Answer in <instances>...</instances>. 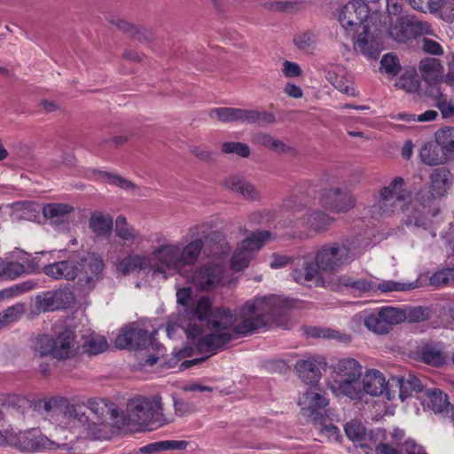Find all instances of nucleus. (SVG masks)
Returning <instances> with one entry per match:
<instances>
[{"label":"nucleus","mask_w":454,"mask_h":454,"mask_svg":"<svg viewBox=\"0 0 454 454\" xmlns=\"http://www.w3.org/2000/svg\"><path fill=\"white\" fill-rule=\"evenodd\" d=\"M222 152L226 154L235 153L247 158L250 154V148L247 144L240 142H224L222 145Z\"/></svg>","instance_id":"nucleus-62"},{"label":"nucleus","mask_w":454,"mask_h":454,"mask_svg":"<svg viewBox=\"0 0 454 454\" xmlns=\"http://www.w3.org/2000/svg\"><path fill=\"white\" fill-rule=\"evenodd\" d=\"M73 207L64 203H49L43 208L44 217L54 219L64 217L73 211Z\"/></svg>","instance_id":"nucleus-46"},{"label":"nucleus","mask_w":454,"mask_h":454,"mask_svg":"<svg viewBox=\"0 0 454 454\" xmlns=\"http://www.w3.org/2000/svg\"><path fill=\"white\" fill-rule=\"evenodd\" d=\"M294 306V301L278 295L270 294L254 297L247 301L239 308L241 321L234 325L236 316L226 308H217L207 321L210 330L229 332L237 336H247L255 332L268 329L269 320H278L284 313Z\"/></svg>","instance_id":"nucleus-1"},{"label":"nucleus","mask_w":454,"mask_h":454,"mask_svg":"<svg viewBox=\"0 0 454 454\" xmlns=\"http://www.w3.org/2000/svg\"><path fill=\"white\" fill-rule=\"evenodd\" d=\"M74 299L70 290L60 288L36 295L34 307L36 313L54 311L69 307Z\"/></svg>","instance_id":"nucleus-13"},{"label":"nucleus","mask_w":454,"mask_h":454,"mask_svg":"<svg viewBox=\"0 0 454 454\" xmlns=\"http://www.w3.org/2000/svg\"><path fill=\"white\" fill-rule=\"evenodd\" d=\"M57 261L43 266L42 271L56 280L73 281L78 278L79 251L59 250Z\"/></svg>","instance_id":"nucleus-7"},{"label":"nucleus","mask_w":454,"mask_h":454,"mask_svg":"<svg viewBox=\"0 0 454 454\" xmlns=\"http://www.w3.org/2000/svg\"><path fill=\"white\" fill-rule=\"evenodd\" d=\"M429 178V188L434 192V194L442 197L451 184L452 174L446 168H437L432 171Z\"/></svg>","instance_id":"nucleus-26"},{"label":"nucleus","mask_w":454,"mask_h":454,"mask_svg":"<svg viewBox=\"0 0 454 454\" xmlns=\"http://www.w3.org/2000/svg\"><path fill=\"white\" fill-rule=\"evenodd\" d=\"M335 371L340 380L361 378L362 375V366L354 358L340 359L336 364Z\"/></svg>","instance_id":"nucleus-32"},{"label":"nucleus","mask_w":454,"mask_h":454,"mask_svg":"<svg viewBox=\"0 0 454 454\" xmlns=\"http://www.w3.org/2000/svg\"><path fill=\"white\" fill-rule=\"evenodd\" d=\"M344 429L347 437L354 442H361L365 438L366 429L359 421L352 420L348 422Z\"/></svg>","instance_id":"nucleus-52"},{"label":"nucleus","mask_w":454,"mask_h":454,"mask_svg":"<svg viewBox=\"0 0 454 454\" xmlns=\"http://www.w3.org/2000/svg\"><path fill=\"white\" fill-rule=\"evenodd\" d=\"M25 272V266L17 262H4L1 260L0 278L14 279Z\"/></svg>","instance_id":"nucleus-44"},{"label":"nucleus","mask_w":454,"mask_h":454,"mask_svg":"<svg viewBox=\"0 0 454 454\" xmlns=\"http://www.w3.org/2000/svg\"><path fill=\"white\" fill-rule=\"evenodd\" d=\"M411 192L406 188V183L402 176H395L388 185L382 187L379 192V207L382 214L390 215L399 208L405 212L404 224L423 226L425 225L424 212L419 209L403 208L410 202Z\"/></svg>","instance_id":"nucleus-2"},{"label":"nucleus","mask_w":454,"mask_h":454,"mask_svg":"<svg viewBox=\"0 0 454 454\" xmlns=\"http://www.w3.org/2000/svg\"><path fill=\"white\" fill-rule=\"evenodd\" d=\"M421 362L434 367H441L445 364V357L442 352L432 345L421 347L418 352Z\"/></svg>","instance_id":"nucleus-34"},{"label":"nucleus","mask_w":454,"mask_h":454,"mask_svg":"<svg viewBox=\"0 0 454 454\" xmlns=\"http://www.w3.org/2000/svg\"><path fill=\"white\" fill-rule=\"evenodd\" d=\"M188 442L184 440H166L147 444L140 449L141 452L151 454L169 450H185Z\"/></svg>","instance_id":"nucleus-35"},{"label":"nucleus","mask_w":454,"mask_h":454,"mask_svg":"<svg viewBox=\"0 0 454 454\" xmlns=\"http://www.w3.org/2000/svg\"><path fill=\"white\" fill-rule=\"evenodd\" d=\"M105 266L98 253L79 251L78 285L84 290H92L103 279Z\"/></svg>","instance_id":"nucleus-6"},{"label":"nucleus","mask_w":454,"mask_h":454,"mask_svg":"<svg viewBox=\"0 0 454 454\" xmlns=\"http://www.w3.org/2000/svg\"><path fill=\"white\" fill-rule=\"evenodd\" d=\"M450 283H454L453 268H446L436 271L430 277V284L435 287L447 286Z\"/></svg>","instance_id":"nucleus-56"},{"label":"nucleus","mask_w":454,"mask_h":454,"mask_svg":"<svg viewBox=\"0 0 454 454\" xmlns=\"http://www.w3.org/2000/svg\"><path fill=\"white\" fill-rule=\"evenodd\" d=\"M360 378L340 380L339 390L341 394L352 400H360L364 396L363 385L361 386Z\"/></svg>","instance_id":"nucleus-37"},{"label":"nucleus","mask_w":454,"mask_h":454,"mask_svg":"<svg viewBox=\"0 0 454 454\" xmlns=\"http://www.w3.org/2000/svg\"><path fill=\"white\" fill-rule=\"evenodd\" d=\"M398 84L408 92H415L419 90L420 82L416 73L406 72L400 76Z\"/></svg>","instance_id":"nucleus-58"},{"label":"nucleus","mask_w":454,"mask_h":454,"mask_svg":"<svg viewBox=\"0 0 454 454\" xmlns=\"http://www.w3.org/2000/svg\"><path fill=\"white\" fill-rule=\"evenodd\" d=\"M223 273L222 265L208 262L198 267L187 278L198 290L207 291L222 282Z\"/></svg>","instance_id":"nucleus-10"},{"label":"nucleus","mask_w":454,"mask_h":454,"mask_svg":"<svg viewBox=\"0 0 454 454\" xmlns=\"http://www.w3.org/2000/svg\"><path fill=\"white\" fill-rule=\"evenodd\" d=\"M226 188L242 195L245 200L255 201L261 198L255 186L241 176H231L224 181Z\"/></svg>","instance_id":"nucleus-23"},{"label":"nucleus","mask_w":454,"mask_h":454,"mask_svg":"<svg viewBox=\"0 0 454 454\" xmlns=\"http://www.w3.org/2000/svg\"><path fill=\"white\" fill-rule=\"evenodd\" d=\"M410 4L415 10L421 12H438L443 3V0H409Z\"/></svg>","instance_id":"nucleus-61"},{"label":"nucleus","mask_w":454,"mask_h":454,"mask_svg":"<svg viewBox=\"0 0 454 454\" xmlns=\"http://www.w3.org/2000/svg\"><path fill=\"white\" fill-rule=\"evenodd\" d=\"M275 211L266 209L253 212L248 216V222L251 225H270L276 217Z\"/></svg>","instance_id":"nucleus-55"},{"label":"nucleus","mask_w":454,"mask_h":454,"mask_svg":"<svg viewBox=\"0 0 454 454\" xmlns=\"http://www.w3.org/2000/svg\"><path fill=\"white\" fill-rule=\"evenodd\" d=\"M357 38L354 42V49L363 55L372 59H377L382 50V38L380 32L372 29L370 26H364L362 31H358Z\"/></svg>","instance_id":"nucleus-14"},{"label":"nucleus","mask_w":454,"mask_h":454,"mask_svg":"<svg viewBox=\"0 0 454 454\" xmlns=\"http://www.w3.org/2000/svg\"><path fill=\"white\" fill-rule=\"evenodd\" d=\"M419 158L429 166L442 164L450 159L436 141L425 144L420 149Z\"/></svg>","instance_id":"nucleus-25"},{"label":"nucleus","mask_w":454,"mask_h":454,"mask_svg":"<svg viewBox=\"0 0 454 454\" xmlns=\"http://www.w3.org/2000/svg\"><path fill=\"white\" fill-rule=\"evenodd\" d=\"M76 346L74 333L70 330H65L54 339V358L58 360L69 359L74 356Z\"/></svg>","instance_id":"nucleus-22"},{"label":"nucleus","mask_w":454,"mask_h":454,"mask_svg":"<svg viewBox=\"0 0 454 454\" xmlns=\"http://www.w3.org/2000/svg\"><path fill=\"white\" fill-rule=\"evenodd\" d=\"M116 236L124 241L133 242L138 237V231L127 222L123 215H118L114 228Z\"/></svg>","instance_id":"nucleus-41"},{"label":"nucleus","mask_w":454,"mask_h":454,"mask_svg":"<svg viewBox=\"0 0 454 454\" xmlns=\"http://www.w3.org/2000/svg\"><path fill=\"white\" fill-rule=\"evenodd\" d=\"M428 407L434 412H442L450 404L448 396L438 388H427L425 393Z\"/></svg>","instance_id":"nucleus-38"},{"label":"nucleus","mask_w":454,"mask_h":454,"mask_svg":"<svg viewBox=\"0 0 454 454\" xmlns=\"http://www.w3.org/2000/svg\"><path fill=\"white\" fill-rule=\"evenodd\" d=\"M435 141L450 158L454 153V127H446L435 133Z\"/></svg>","instance_id":"nucleus-42"},{"label":"nucleus","mask_w":454,"mask_h":454,"mask_svg":"<svg viewBox=\"0 0 454 454\" xmlns=\"http://www.w3.org/2000/svg\"><path fill=\"white\" fill-rule=\"evenodd\" d=\"M321 206L333 213L347 212L356 204L354 196L346 190L340 188L325 191L320 197Z\"/></svg>","instance_id":"nucleus-16"},{"label":"nucleus","mask_w":454,"mask_h":454,"mask_svg":"<svg viewBox=\"0 0 454 454\" xmlns=\"http://www.w3.org/2000/svg\"><path fill=\"white\" fill-rule=\"evenodd\" d=\"M212 301L207 296L200 297L196 304H192L186 315L190 317H195L202 321L207 319L209 316L212 317Z\"/></svg>","instance_id":"nucleus-39"},{"label":"nucleus","mask_w":454,"mask_h":454,"mask_svg":"<svg viewBox=\"0 0 454 454\" xmlns=\"http://www.w3.org/2000/svg\"><path fill=\"white\" fill-rule=\"evenodd\" d=\"M334 218L321 210L307 212L295 223L293 220L286 225L304 228L309 234L317 235L326 231L333 224Z\"/></svg>","instance_id":"nucleus-17"},{"label":"nucleus","mask_w":454,"mask_h":454,"mask_svg":"<svg viewBox=\"0 0 454 454\" xmlns=\"http://www.w3.org/2000/svg\"><path fill=\"white\" fill-rule=\"evenodd\" d=\"M306 333L313 338H325V339H335L340 341L348 342L350 340V337L347 334H341L338 331L332 330L330 328H322L312 326L306 330Z\"/></svg>","instance_id":"nucleus-43"},{"label":"nucleus","mask_w":454,"mask_h":454,"mask_svg":"<svg viewBox=\"0 0 454 454\" xmlns=\"http://www.w3.org/2000/svg\"><path fill=\"white\" fill-rule=\"evenodd\" d=\"M211 118L216 116L222 122L238 121L239 108L234 107H218L213 108L209 112Z\"/></svg>","instance_id":"nucleus-54"},{"label":"nucleus","mask_w":454,"mask_h":454,"mask_svg":"<svg viewBox=\"0 0 454 454\" xmlns=\"http://www.w3.org/2000/svg\"><path fill=\"white\" fill-rule=\"evenodd\" d=\"M275 121L276 117L272 113L239 108V122L262 125L274 123Z\"/></svg>","instance_id":"nucleus-28"},{"label":"nucleus","mask_w":454,"mask_h":454,"mask_svg":"<svg viewBox=\"0 0 454 454\" xmlns=\"http://www.w3.org/2000/svg\"><path fill=\"white\" fill-rule=\"evenodd\" d=\"M204 247V240L198 236L195 239L189 242L183 249H181V260L183 268L186 265H193Z\"/></svg>","instance_id":"nucleus-33"},{"label":"nucleus","mask_w":454,"mask_h":454,"mask_svg":"<svg viewBox=\"0 0 454 454\" xmlns=\"http://www.w3.org/2000/svg\"><path fill=\"white\" fill-rule=\"evenodd\" d=\"M35 350L40 356L51 355L54 357V339L47 334L37 336L35 342Z\"/></svg>","instance_id":"nucleus-50"},{"label":"nucleus","mask_w":454,"mask_h":454,"mask_svg":"<svg viewBox=\"0 0 454 454\" xmlns=\"http://www.w3.org/2000/svg\"><path fill=\"white\" fill-rule=\"evenodd\" d=\"M157 334V331H153L149 337L148 331L137 327L123 328L122 332L116 337L115 346L120 349L139 350L146 348L152 339Z\"/></svg>","instance_id":"nucleus-15"},{"label":"nucleus","mask_w":454,"mask_h":454,"mask_svg":"<svg viewBox=\"0 0 454 454\" xmlns=\"http://www.w3.org/2000/svg\"><path fill=\"white\" fill-rule=\"evenodd\" d=\"M87 406L85 404H69L67 409L66 410V413L68 417L77 419L83 426L90 427V419L87 414L88 412Z\"/></svg>","instance_id":"nucleus-51"},{"label":"nucleus","mask_w":454,"mask_h":454,"mask_svg":"<svg viewBox=\"0 0 454 454\" xmlns=\"http://www.w3.org/2000/svg\"><path fill=\"white\" fill-rule=\"evenodd\" d=\"M309 202V196L301 187L294 188L290 195L283 201L282 210L286 212H300Z\"/></svg>","instance_id":"nucleus-30"},{"label":"nucleus","mask_w":454,"mask_h":454,"mask_svg":"<svg viewBox=\"0 0 454 454\" xmlns=\"http://www.w3.org/2000/svg\"><path fill=\"white\" fill-rule=\"evenodd\" d=\"M321 268L309 254L297 255L293 259L291 277L298 284L322 280Z\"/></svg>","instance_id":"nucleus-12"},{"label":"nucleus","mask_w":454,"mask_h":454,"mask_svg":"<svg viewBox=\"0 0 454 454\" xmlns=\"http://www.w3.org/2000/svg\"><path fill=\"white\" fill-rule=\"evenodd\" d=\"M379 311L389 328L391 325L399 324L405 318L403 311L393 307L381 308Z\"/></svg>","instance_id":"nucleus-59"},{"label":"nucleus","mask_w":454,"mask_h":454,"mask_svg":"<svg viewBox=\"0 0 454 454\" xmlns=\"http://www.w3.org/2000/svg\"><path fill=\"white\" fill-rule=\"evenodd\" d=\"M419 68L425 82L442 81L443 67L439 59L435 58H425L419 61Z\"/></svg>","instance_id":"nucleus-27"},{"label":"nucleus","mask_w":454,"mask_h":454,"mask_svg":"<svg viewBox=\"0 0 454 454\" xmlns=\"http://www.w3.org/2000/svg\"><path fill=\"white\" fill-rule=\"evenodd\" d=\"M114 221L112 216L101 212L91 215L89 222L90 229L98 237H109L113 231Z\"/></svg>","instance_id":"nucleus-29"},{"label":"nucleus","mask_w":454,"mask_h":454,"mask_svg":"<svg viewBox=\"0 0 454 454\" xmlns=\"http://www.w3.org/2000/svg\"><path fill=\"white\" fill-rule=\"evenodd\" d=\"M380 69L388 76L397 75L401 70L398 58L393 53L385 54L380 60Z\"/></svg>","instance_id":"nucleus-48"},{"label":"nucleus","mask_w":454,"mask_h":454,"mask_svg":"<svg viewBox=\"0 0 454 454\" xmlns=\"http://www.w3.org/2000/svg\"><path fill=\"white\" fill-rule=\"evenodd\" d=\"M393 387L398 389V396L402 402L411 396L413 393L419 394L423 391V386L419 378L409 374L407 377L392 378Z\"/></svg>","instance_id":"nucleus-24"},{"label":"nucleus","mask_w":454,"mask_h":454,"mask_svg":"<svg viewBox=\"0 0 454 454\" xmlns=\"http://www.w3.org/2000/svg\"><path fill=\"white\" fill-rule=\"evenodd\" d=\"M83 348L90 355H98L108 348V342L103 336H92L85 341Z\"/></svg>","instance_id":"nucleus-53"},{"label":"nucleus","mask_w":454,"mask_h":454,"mask_svg":"<svg viewBox=\"0 0 454 454\" xmlns=\"http://www.w3.org/2000/svg\"><path fill=\"white\" fill-rule=\"evenodd\" d=\"M298 403L301 406L303 416L313 424L312 432L317 436L316 440L321 442L340 440L341 437L340 429L333 424H326L327 417L322 409L328 404V400L324 395L309 387L303 393Z\"/></svg>","instance_id":"nucleus-3"},{"label":"nucleus","mask_w":454,"mask_h":454,"mask_svg":"<svg viewBox=\"0 0 454 454\" xmlns=\"http://www.w3.org/2000/svg\"><path fill=\"white\" fill-rule=\"evenodd\" d=\"M431 317V310L427 307H413L405 315V318L411 323H419L428 320Z\"/></svg>","instance_id":"nucleus-63"},{"label":"nucleus","mask_w":454,"mask_h":454,"mask_svg":"<svg viewBox=\"0 0 454 454\" xmlns=\"http://www.w3.org/2000/svg\"><path fill=\"white\" fill-rule=\"evenodd\" d=\"M24 313V305L18 303L14 306L8 307L0 313V323L3 326L17 321Z\"/></svg>","instance_id":"nucleus-57"},{"label":"nucleus","mask_w":454,"mask_h":454,"mask_svg":"<svg viewBox=\"0 0 454 454\" xmlns=\"http://www.w3.org/2000/svg\"><path fill=\"white\" fill-rule=\"evenodd\" d=\"M380 316V311L371 313L365 317L364 325L372 332L381 334L387 333L390 328L387 324H386L384 318Z\"/></svg>","instance_id":"nucleus-47"},{"label":"nucleus","mask_w":454,"mask_h":454,"mask_svg":"<svg viewBox=\"0 0 454 454\" xmlns=\"http://www.w3.org/2000/svg\"><path fill=\"white\" fill-rule=\"evenodd\" d=\"M349 290L354 294L360 295L366 292H375L376 284L367 278H354Z\"/></svg>","instance_id":"nucleus-64"},{"label":"nucleus","mask_w":454,"mask_h":454,"mask_svg":"<svg viewBox=\"0 0 454 454\" xmlns=\"http://www.w3.org/2000/svg\"><path fill=\"white\" fill-rule=\"evenodd\" d=\"M232 338L231 332L208 333L199 339L197 348L200 353H211L214 355L217 350L223 348Z\"/></svg>","instance_id":"nucleus-21"},{"label":"nucleus","mask_w":454,"mask_h":454,"mask_svg":"<svg viewBox=\"0 0 454 454\" xmlns=\"http://www.w3.org/2000/svg\"><path fill=\"white\" fill-rule=\"evenodd\" d=\"M325 365L326 363L323 357L313 356L297 361L295 369L301 380L312 387L318 383L321 379V371Z\"/></svg>","instance_id":"nucleus-19"},{"label":"nucleus","mask_w":454,"mask_h":454,"mask_svg":"<svg viewBox=\"0 0 454 454\" xmlns=\"http://www.w3.org/2000/svg\"><path fill=\"white\" fill-rule=\"evenodd\" d=\"M269 231H255L249 237L241 241L240 247L250 254L260 250L270 238Z\"/></svg>","instance_id":"nucleus-36"},{"label":"nucleus","mask_w":454,"mask_h":454,"mask_svg":"<svg viewBox=\"0 0 454 454\" xmlns=\"http://www.w3.org/2000/svg\"><path fill=\"white\" fill-rule=\"evenodd\" d=\"M362 384L364 394L379 396L385 393L387 399H392L391 387H393V383L392 381L387 382L383 373L379 370L371 369L366 371Z\"/></svg>","instance_id":"nucleus-18"},{"label":"nucleus","mask_w":454,"mask_h":454,"mask_svg":"<svg viewBox=\"0 0 454 454\" xmlns=\"http://www.w3.org/2000/svg\"><path fill=\"white\" fill-rule=\"evenodd\" d=\"M153 257L168 269L181 270L183 269L181 260V248L178 245H161L153 251Z\"/></svg>","instance_id":"nucleus-20"},{"label":"nucleus","mask_w":454,"mask_h":454,"mask_svg":"<svg viewBox=\"0 0 454 454\" xmlns=\"http://www.w3.org/2000/svg\"><path fill=\"white\" fill-rule=\"evenodd\" d=\"M428 33H430L429 24L411 15L398 18L389 29L390 36L400 43H405Z\"/></svg>","instance_id":"nucleus-9"},{"label":"nucleus","mask_w":454,"mask_h":454,"mask_svg":"<svg viewBox=\"0 0 454 454\" xmlns=\"http://www.w3.org/2000/svg\"><path fill=\"white\" fill-rule=\"evenodd\" d=\"M192 237L200 236L205 239L206 249L208 256L221 257L231 251V247L226 240L225 235L220 231H210L206 224L197 225L191 230Z\"/></svg>","instance_id":"nucleus-11"},{"label":"nucleus","mask_w":454,"mask_h":454,"mask_svg":"<svg viewBox=\"0 0 454 454\" xmlns=\"http://www.w3.org/2000/svg\"><path fill=\"white\" fill-rule=\"evenodd\" d=\"M361 246L358 237L326 243L317 250L315 261L322 271L334 273L342 266L354 262L362 254Z\"/></svg>","instance_id":"nucleus-4"},{"label":"nucleus","mask_w":454,"mask_h":454,"mask_svg":"<svg viewBox=\"0 0 454 454\" xmlns=\"http://www.w3.org/2000/svg\"><path fill=\"white\" fill-rule=\"evenodd\" d=\"M127 413L130 421L143 427L145 430H153L165 424L161 397L158 395L152 398L137 395L129 399Z\"/></svg>","instance_id":"nucleus-5"},{"label":"nucleus","mask_w":454,"mask_h":454,"mask_svg":"<svg viewBox=\"0 0 454 454\" xmlns=\"http://www.w3.org/2000/svg\"><path fill=\"white\" fill-rule=\"evenodd\" d=\"M315 41L314 34L309 31L298 34L294 38V44L304 52H311L313 51Z\"/></svg>","instance_id":"nucleus-60"},{"label":"nucleus","mask_w":454,"mask_h":454,"mask_svg":"<svg viewBox=\"0 0 454 454\" xmlns=\"http://www.w3.org/2000/svg\"><path fill=\"white\" fill-rule=\"evenodd\" d=\"M253 256L254 254L239 247L231 256V270L237 272L242 271L248 266L250 261L253 259Z\"/></svg>","instance_id":"nucleus-45"},{"label":"nucleus","mask_w":454,"mask_h":454,"mask_svg":"<svg viewBox=\"0 0 454 454\" xmlns=\"http://www.w3.org/2000/svg\"><path fill=\"white\" fill-rule=\"evenodd\" d=\"M89 411L94 415L97 421H93V424L101 423L104 421L105 417L111 413V417L116 418L118 411L116 409H111L108 407V403L105 399L101 398H90L88 400L86 405Z\"/></svg>","instance_id":"nucleus-31"},{"label":"nucleus","mask_w":454,"mask_h":454,"mask_svg":"<svg viewBox=\"0 0 454 454\" xmlns=\"http://www.w3.org/2000/svg\"><path fill=\"white\" fill-rule=\"evenodd\" d=\"M257 144L270 148L277 153H285L287 151V146L278 139H275L267 133H258L254 137Z\"/></svg>","instance_id":"nucleus-49"},{"label":"nucleus","mask_w":454,"mask_h":454,"mask_svg":"<svg viewBox=\"0 0 454 454\" xmlns=\"http://www.w3.org/2000/svg\"><path fill=\"white\" fill-rule=\"evenodd\" d=\"M371 10L364 1L350 0L340 10L339 21L346 32L358 33L369 26L367 19Z\"/></svg>","instance_id":"nucleus-8"},{"label":"nucleus","mask_w":454,"mask_h":454,"mask_svg":"<svg viewBox=\"0 0 454 454\" xmlns=\"http://www.w3.org/2000/svg\"><path fill=\"white\" fill-rule=\"evenodd\" d=\"M146 266L147 261L145 257L136 254L123 258L118 265V270L125 276L133 271L144 270Z\"/></svg>","instance_id":"nucleus-40"}]
</instances>
